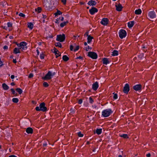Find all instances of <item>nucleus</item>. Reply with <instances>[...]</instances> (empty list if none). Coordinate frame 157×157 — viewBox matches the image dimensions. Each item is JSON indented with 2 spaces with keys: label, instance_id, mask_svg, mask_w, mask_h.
Segmentation results:
<instances>
[{
  "label": "nucleus",
  "instance_id": "1",
  "mask_svg": "<svg viewBox=\"0 0 157 157\" xmlns=\"http://www.w3.org/2000/svg\"><path fill=\"white\" fill-rule=\"evenodd\" d=\"M113 112L111 109H108L103 110L101 112V116L103 117H109Z\"/></svg>",
  "mask_w": 157,
  "mask_h": 157
},
{
  "label": "nucleus",
  "instance_id": "2",
  "mask_svg": "<svg viewBox=\"0 0 157 157\" xmlns=\"http://www.w3.org/2000/svg\"><path fill=\"white\" fill-rule=\"evenodd\" d=\"M44 102H42L40 104L39 106H37L35 108V109L37 111H41L43 112L47 111V107L45 106Z\"/></svg>",
  "mask_w": 157,
  "mask_h": 157
},
{
  "label": "nucleus",
  "instance_id": "3",
  "mask_svg": "<svg viewBox=\"0 0 157 157\" xmlns=\"http://www.w3.org/2000/svg\"><path fill=\"white\" fill-rule=\"evenodd\" d=\"M55 74V72L49 71L42 78L46 80H49L52 78Z\"/></svg>",
  "mask_w": 157,
  "mask_h": 157
},
{
  "label": "nucleus",
  "instance_id": "4",
  "mask_svg": "<svg viewBox=\"0 0 157 157\" xmlns=\"http://www.w3.org/2000/svg\"><path fill=\"white\" fill-rule=\"evenodd\" d=\"M119 35L120 38L122 39L125 38L127 35L126 31L123 29H121L119 31Z\"/></svg>",
  "mask_w": 157,
  "mask_h": 157
},
{
  "label": "nucleus",
  "instance_id": "5",
  "mask_svg": "<svg viewBox=\"0 0 157 157\" xmlns=\"http://www.w3.org/2000/svg\"><path fill=\"white\" fill-rule=\"evenodd\" d=\"M27 43L25 42H22L20 44H17V46L19 48V49L22 50H25L27 48Z\"/></svg>",
  "mask_w": 157,
  "mask_h": 157
},
{
  "label": "nucleus",
  "instance_id": "6",
  "mask_svg": "<svg viewBox=\"0 0 157 157\" xmlns=\"http://www.w3.org/2000/svg\"><path fill=\"white\" fill-rule=\"evenodd\" d=\"M65 36L64 34L58 35L57 36L56 40L60 42H63L65 40Z\"/></svg>",
  "mask_w": 157,
  "mask_h": 157
},
{
  "label": "nucleus",
  "instance_id": "7",
  "mask_svg": "<svg viewBox=\"0 0 157 157\" xmlns=\"http://www.w3.org/2000/svg\"><path fill=\"white\" fill-rule=\"evenodd\" d=\"M88 56L93 59H96L98 57L97 54L94 52H89L88 53Z\"/></svg>",
  "mask_w": 157,
  "mask_h": 157
},
{
  "label": "nucleus",
  "instance_id": "8",
  "mask_svg": "<svg viewBox=\"0 0 157 157\" xmlns=\"http://www.w3.org/2000/svg\"><path fill=\"white\" fill-rule=\"evenodd\" d=\"M109 20L107 18H103L100 22V23L104 26L107 25L109 23Z\"/></svg>",
  "mask_w": 157,
  "mask_h": 157
},
{
  "label": "nucleus",
  "instance_id": "9",
  "mask_svg": "<svg viewBox=\"0 0 157 157\" xmlns=\"http://www.w3.org/2000/svg\"><path fill=\"white\" fill-rule=\"evenodd\" d=\"M148 16L150 18L153 19L156 17V14L154 11H151L149 12Z\"/></svg>",
  "mask_w": 157,
  "mask_h": 157
},
{
  "label": "nucleus",
  "instance_id": "10",
  "mask_svg": "<svg viewBox=\"0 0 157 157\" xmlns=\"http://www.w3.org/2000/svg\"><path fill=\"white\" fill-rule=\"evenodd\" d=\"M129 90V86L128 84H125L124 87L123 92L124 93L127 94Z\"/></svg>",
  "mask_w": 157,
  "mask_h": 157
},
{
  "label": "nucleus",
  "instance_id": "11",
  "mask_svg": "<svg viewBox=\"0 0 157 157\" xmlns=\"http://www.w3.org/2000/svg\"><path fill=\"white\" fill-rule=\"evenodd\" d=\"M98 10L95 7H93L89 10V12L91 15L94 14L95 13L98 12Z\"/></svg>",
  "mask_w": 157,
  "mask_h": 157
},
{
  "label": "nucleus",
  "instance_id": "12",
  "mask_svg": "<svg viewBox=\"0 0 157 157\" xmlns=\"http://www.w3.org/2000/svg\"><path fill=\"white\" fill-rule=\"evenodd\" d=\"M99 86L98 83V82H96L93 83L92 86V89L94 90H96Z\"/></svg>",
  "mask_w": 157,
  "mask_h": 157
},
{
  "label": "nucleus",
  "instance_id": "13",
  "mask_svg": "<svg viewBox=\"0 0 157 157\" xmlns=\"http://www.w3.org/2000/svg\"><path fill=\"white\" fill-rule=\"evenodd\" d=\"M52 0H44V6H46V7H49L50 4H51Z\"/></svg>",
  "mask_w": 157,
  "mask_h": 157
},
{
  "label": "nucleus",
  "instance_id": "14",
  "mask_svg": "<svg viewBox=\"0 0 157 157\" xmlns=\"http://www.w3.org/2000/svg\"><path fill=\"white\" fill-rule=\"evenodd\" d=\"M116 10L118 11H121L123 7L121 5L119 4L118 5H116Z\"/></svg>",
  "mask_w": 157,
  "mask_h": 157
},
{
  "label": "nucleus",
  "instance_id": "15",
  "mask_svg": "<svg viewBox=\"0 0 157 157\" xmlns=\"http://www.w3.org/2000/svg\"><path fill=\"white\" fill-rule=\"evenodd\" d=\"M141 86L140 84L136 85L133 86L134 89L136 91L140 90L141 89Z\"/></svg>",
  "mask_w": 157,
  "mask_h": 157
},
{
  "label": "nucleus",
  "instance_id": "16",
  "mask_svg": "<svg viewBox=\"0 0 157 157\" xmlns=\"http://www.w3.org/2000/svg\"><path fill=\"white\" fill-rule=\"evenodd\" d=\"M97 2L94 1L90 0L88 3V5L90 6H94L96 4Z\"/></svg>",
  "mask_w": 157,
  "mask_h": 157
},
{
  "label": "nucleus",
  "instance_id": "17",
  "mask_svg": "<svg viewBox=\"0 0 157 157\" xmlns=\"http://www.w3.org/2000/svg\"><path fill=\"white\" fill-rule=\"evenodd\" d=\"M103 63L105 65H107L109 63V59L107 58H104L102 59Z\"/></svg>",
  "mask_w": 157,
  "mask_h": 157
},
{
  "label": "nucleus",
  "instance_id": "18",
  "mask_svg": "<svg viewBox=\"0 0 157 157\" xmlns=\"http://www.w3.org/2000/svg\"><path fill=\"white\" fill-rule=\"evenodd\" d=\"M33 131V129L30 127L26 129V132L29 134H32Z\"/></svg>",
  "mask_w": 157,
  "mask_h": 157
},
{
  "label": "nucleus",
  "instance_id": "19",
  "mask_svg": "<svg viewBox=\"0 0 157 157\" xmlns=\"http://www.w3.org/2000/svg\"><path fill=\"white\" fill-rule=\"evenodd\" d=\"M134 21H130L128 22V25L129 28H131L134 25Z\"/></svg>",
  "mask_w": 157,
  "mask_h": 157
},
{
  "label": "nucleus",
  "instance_id": "20",
  "mask_svg": "<svg viewBox=\"0 0 157 157\" xmlns=\"http://www.w3.org/2000/svg\"><path fill=\"white\" fill-rule=\"evenodd\" d=\"M2 86L4 90H7L9 89V86L5 83H3Z\"/></svg>",
  "mask_w": 157,
  "mask_h": 157
},
{
  "label": "nucleus",
  "instance_id": "21",
  "mask_svg": "<svg viewBox=\"0 0 157 157\" xmlns=\"http://www.w3.org/2000/svg\"><path fill=\"white\" fill-rule=\"evenodd\" d=\"M54 52L55 53V55H56V58H57L60 55L59 52L56 49H54Z\"/></svg>",
  "mask_w": 157,
  "mask_h": 157
},
{
  "label": "nucleus",
  "instance_id": "22",
  "mask_svg": "<svg viewBox=\"0 0 157 157\" xmlns=\"http://www.w3.org/2000/svg\"><path fill=\"white\" fill-rule=\"evenodd\" d=\"M28 27L32 30L33 28V25L32 22H28L27 23Z\"/></svg>",
  "mask_w": 157,
  "mask_h": 157
},
{
  "label": "nucleus",
  "instance_id": "23",
  "mask_svg": "<svg viewBox=\"0 0 157 157\" xmlns=\"http://www.w3.org/2000/svg\"><path fill=\"white\" fill-rule=\"evenodd\" d=\"M135 13L136 14L139 15L141 13L142 11L140 9H139L135 10Z\"/></svg>",
  "mask_w": 157,
  "mask_h": 157
},
{
  "label": "nucleus",
  "instance_id": "24",
  "mask_svg": "<svg viewBox=\"0 0 157 157\" xmlns=\"http://www.w3.org/2000/svg\"><path fill=\"white\" fill-rule=\"evenodd\" d=\"M20 49L19 48H15L13 50V53L15 54L20 53Z\"/></svg>",
  "mask_w": 157,
  "mask_h": 157
},
{
  "label": "nucleus",
  "instance_id": "25",
  "mask_svg": "<svg viewBox=\"0 0 157 157\" xmlns=\"http://www.w3.org/2000/svg\"><path fill=\"white\" fill-rule=\"evenodd\" d=\"M93 38V37L90 36H88V37H87V43L88 44L90 43Z\"/></svg>",
  "mask_w": 157,
  "mask_h": 157
},
{
  "label": "nucleus",
  "instance_id": "26",
  "mask_svg": "<svg viewBox=\"0 0 157 157\" xmlns=\"http://www.w3.org/2000/svg\"><path fill=\"white\" fill-rule=\"evenodd\" d=\"M118 54V52L117 51L114 50L112 52V55L114 56H117Z\"/></svg>",
  "mask_w": 157,
  "mask_h": 157
},
{
  "label": "nucleus",
  "instance_id": "27",
  "mask_svg": "<svg viewBox=\"0 0 157 157\" xmlns=\"http://www.w3.org/2000/svg\"><path fill=\"white\" fill-rule=\"evenodd\" d=\"M63 59L65 61H67L69 60V58L66 55H64L63 56Z\"/></svg>",
  "mask_w": 157,
  "mask_h": 157
},
{
  "label": "nucleus",
  "instance_id": "28",
  "mask_svg": "<svg viewBox=\"0 0 157 157\" xmlns=\"http://www.w3.org/2000/svg\"><path fill=\"white\" fill-rule=\"evenodd\" d=\"M102 132L101 129H97L96 131V133L98 135L100 134Z\"/></svg>",
  "mask_w": 157,
  "mask_h": 157
},
{
  "label": "nucleus",
  "instance_id": "29",
  "mask_svg": "<svg viewBox=\"0 0 157 157\" xmlns=\"http://www.w3.org/2000/svg\"><path fill=\"white\" fill-rule=\"evenodd\" d=\"M120 137H123L124 139H127L128 138V136L127 134H125L121 135H120Z\"/></svg>",
  "mask_w": 157,
  "mask_h": 157
},
{
  "label": "nucleus",
  "instance_id": "30",
  "mask_svg": "<svg viewBox=\"0 0 157 157\" xmlns=\"http://www.w3.org/2000/svg\"><path fill=\"white\" fill-rule=\"evenodd\" d=\"M62 13L59 10H57V11L56 13H54L55 16H57L58 15H60L62 14Z\"/></svg>",
  "mask_w": 157,
  "mask_h": 157
},
{
  "label": "nucleus",
  "instance_id": "31",
  "mask_svg": "<svg viewBox=\"0 0 157 157\" xmlns=\"http://www.w3.org/2000/svg\"><path fill=\"white\" fill-rule=\"evenodd\" d=\"M68 23V21L64 22L61 23L60 24V26L61 27H63L65 26L67 23Z\"/></svg>",
  "mask_w": 157,
  "mask_h": 157
},
{
  "label": "nucleus",
  "instance_id": "32",
  "mask_svg": "<svg viewBox=\"0 0 157 157\" xmlns=\"http://www.w3.org/2000/svg\"><path fill=\"white\" fill-rule=\"evenodd\" d=\"M16 90L20 94H21L22 93V90L20 88H17L16 89Z\"/></svg>",
  "mask_w": 157,
  "mask_h": 157
},
{
  "label": "nucleus",
  "instance_id": "33",
  "mask_svg": "<svg viewBox=\"0 0 157 157\" xmlns=\"http://www.w3.org/2000/svg\"><path fill=\"white\" fill-rule=\"evenodd\" d=\"M113 98L114 99L116 100L118 98L117 95V94L115 93L114 92L113 93Z\"/></svg>",
  "mask_w": 157,
  "mask_h": 157
},
{
  "label": "nucleus",
  "instance_id": "34",
  "mask_svg": "<svg viewBox=\"0 0 157 157\" xmlns=\"http://www.w3.org/2000/svg\"><path fill=\"white\" fill-rule=\"evenodd\" d=\"M79 48V46L78 45L76 46V44H75V47L74 48V49L73 50V51L74 52H76L77 51H78Z\"/></svg>",
  "mask_w": 157,
  "mask_h": 157
},
{
  "label": "nucleus",
  "instance_id": "35",
  "mask_svg": "<svg viewBox=\"0 0 157 157\" xmlns=\"http://www.w3.org/2000/svg\"><path fill=\"white\" fill-rule=\"evenodd\" d=\"M12 101L14 102L17 103L18 101V99L17 98H13L12 99Z\"/></svg>",
  "mask_w": 157,
  "mask_h": 157
},
{
  "label": "nucleus",
  "instance_id": "36",
  "mask_svg": "<svg viewBox=\"0 0 157 157\" xmlns=\"http://www.w3.org/2000/svg\"><path fill=\"white\" fill-rule=\"evenodd\" d=\"M85 48L86 49V51H88L90 50H91L92 49V48L88 45L85 47Z\"/></svg>",
  "mask_w": 157,
  "mask_h": 157
},
{
  "label": "nucleus",
  "instance_id": "37",
  "mask_svg": "<svg viewBox=\"0 0 157 157\" xmlns=\"http://www.w3.org/2000/svg\"><path fill=\"white\" fill-rule=\"evenodd\" d=\"M55 45L56 47H58L60 48H61L62 47L61 44L59 42L56 43H55Z\"/></svg>",
  "mask_w": 157,
  "mask_h": 157
},
{
  "label": "nucleus",
  "instance_id": "38",
  "mask_svg": "<svg viewBox=\"0 0 157 157\" xmlns=\"http://www.w3.org/2000/svg\"><path fill=\"white\" fill-rule=\"evenodd\" d=\"M41 11V9L40 7H38L35 9V11L38 13H40Z\"/></svg>",
  "mask_w": 157,
  "mask_h": 157
},
{
  "label": "nucleus",
  "instance_id": "39",
  "mask_svg": "<svg viewBox=\"0 0 157 157\" xmlns=\"http://www.w3.org/2000/svg\"><path fill=\"white\" fill-rule=\"evenodd\" d=\"M75 46V44H74L73 45H71L70 46V49L71 51H73L74 49V48Z\"/></svg>",
  "mask_w": 157,
  "mask_h": 157
},
{
  "label": "nucleus",
  "instance_id": "40",
  "mask_svg": "<svg viewBox=\"0 0 157 157\" xmlns=\"http://www.w3.org/2000/svg\"><path fill=\"white\" fill-rule=\"evenodd\" d=\"M11 90L12 94L14 96H16V92H15V91L14 90V89H13V88H12V89H11Z\"/></svg>",
  "mask_w": 157,
  "mask_h": 157
},
{
  "label": "nucleus",
  "instance_id": "41",
  "mask_svg": "<svg viewBox=\"0 0 157 157\" xmlns=\"http://www.w3.org/2000/svg\"><path fill=\"white\" fill-rule=\"evenodd\" d=\"M78 135L79 137H82L83 136V134H82L80 132H79L78 133Z\"/></svg>",
  "mask_w": 157,
  "mask_h": 157
},
{
  "label": "nucleus",
  "instance_id": "42",
  "mask_svg": "<svg viewBox=\"0 0 157 157\" xmlns=\"http://www.w3.org/2000/svg\"><path fill=\"white\" fill-rule=\"evenodd\" d=\"M40 57L41 59H43L44 58V55L43 52H41L40 55Z\"/></svg>",
  "mask_w": 157,
  "mask_h": 157
},
{
  "label": "nucleus",
  "instance_id": "43",
  "mask_svg": "<svg viewBox=\"0 0 157 157\" xmlns=\"http://www.w3.org/2000/svg\"><path fill=\"white\" fill-rule=\"evenodd\" d=\"M89 102L90 103L92 104L94 102V100L91 97H90L89 98Z\"/></svg>",
  "mask_w": 157,
  "mask_h": 157
},
{
  "label": "nucleus",
  "instance_id": "44",
  "mask_svg": "<svg viewBox=\"0 0 157 157\" xmlns=\"http://www.w3.org/2000/svg\"><path fill=\"white\" fill-rule=\"evenodd\" d=\"M18 15L19 16L22 17H24L25 16V15L24 14H23L22 13H19Z\"/></svg>",
  "mask_w": 157,
  "mask_h": 157
},
{
  "label": "nucleus",
  "instance_id": "45",
  "mask_svg": "<svg viewBox=\"0 0 157 157\" xmlns=\"http://www.w3.org/2000/svg\"><path fill=\"white\" fill-rule=\"evenodd\" d=\"M43 86L45 87H47L48 86V84L47 82H44L43 83Z\"/></svg>",
  "mask_w": 157,
  "mask_h": 157
},
{
  "label": "nucleus",
  "instance_id": "46",
  "mask_svg": "<svg viewBox=\"0 0 157 157\" xmlns=\"http://www.w3.org/2000/svg\"><path fill=\"white\" fill-rule=\"evenodd\" d=\"M12 26V24L10 22H8L7 23V27H10Z\"/></svg>",
  "mask_w": 157,
  "mask_h": 157
},
{
  "label": "nucleus",
  "instance_id": "47",
  "mask_svg": "<svg viewBox=\"0 0 157 157\" xmlns=\"http://www.w3.org/2000/svg\"><path fill=\"white\" fill-rule=\"evenodd\" d=\"M82 102V99H80L78 100V103L79 104H81Z\"/></svg>",
  "mask_w": 157,
  "mask_h": 157
},
{
  "label": "nucleus",
  "instance_id": "48",
  "mask_svg": "<svg viewBox=\"0 0 157 157\" xmlns=\"http://www.w3.org/2000/svg\"><path fill=\"white\" fill-rule=\"evenodd\" d=\"M33 74L32 73H30L29 74V78H31L33 77Z\"/></svg>",
  "mask_w": 157,
  "mask_h": 157
},
{
  "label": "nucleus",
  "instance_id": "49",
  "mask_svg": "<svg viewBox=\"0 0 157 157\" xmlns=\"http://www.w3.org/2000/svg\"><path fill=\"white\" fill-rule=\"evenodd\" d=\"M67 0H61L62 2L65 5L66 4Z\"/></svg>",
  "mask_w": 157,
  "mask_h": 157
},
{
  "label": "nucleus",
  "instance_id": "50",
  "mask_svg": "<svg viewBox=\"0 0 157 157\" xmlns=\"http://www.w3.org/2000/svg\"><path fill=\"white\" fill-rule=\"evenodd\" d=\"M8 48V47L6 45L4 46L3 47V49H7Z\"/></svg>",
  "mask_w": 157,
  "mask_h": 157
},
{
  "label": "nucleus",
  "instance_id": "51",
  "mask_svg": "<svg viewBox=\"0 0 157 157\" xmlns=\"http://www.w3.org/2000/svg\"><path fill=\"white\" fill-rule=\"evenodd\" d=\"M59 19H60L61 21H63L64 20V17H60Z\"/></svg>",
  "mask_w": 157,
  "mask_h": 157
},
{
  "label": "nucleus",
  "instance_id": "52",
  "mask_svg": "<svg viewBox=\"0 0 157 157\" xmlns=\"http://www.w3.org/2000/svg\"><path fill=\"white\" fill-rule=\"evenodd\" d=\"M89 35H88V32H87L85 33L84 34V36H87L88 37V36Z\"/></svg>",
  "mask_w": 157,
  "mask_h": 157
},
{
  "label": "nucleus",
  "instance_id": "53",
  "mask_svg": "<svg viewBox=\"0 0 157 157\" xmlns=\"http://www.w3.org/2000/svg\"><path fill=\"white\" fill-rule=\"evenodd\" d=\"M2 27L3 29H5L6 30H7V27L6 26H2Z\"/></svg>",
  "mask_w": 157,
  "mask_h": 157
},
{
  "label": "nucleus",
  "instance_id": "54",
  "mask_svg": "<svg viewBox=\"0 0 157 157\" xmlns=\"http://www.w3.org/2000/svg\"><path fill=\"white\" fill-rule=\"evenodd\" d=\"M151 156V154L150 153H148L146 154V156L147 157H150Z\"/></svg>",
  "mask_w": 157,
  "mask_h": 157
},
{
  "label": "nucleus",
  "instance_id": "55",
  "mask_svg": "<svg viewBox=\"0 0 157 157\" xmlns=\"http://www.w3.org/2000/svg\"><path fill=\"white\" fill-rule=\"evenodd\" d=\"M14 76L13 75H12L11 76V78L12 79H13L14 78Z\"/></svg>",
  "mask_w": 157,
  "mask_h": 157
},
{
  "label": "nucleus",
  "instance_id": "56",
  "mask_svg": "<svg viewBox=\"0 0 157 157\" xmlns=\"http://www.w3.org/2000/svg\"><path fill=\"white\" fill-rule=\"evenodd\" d=\"M8 157H17L16 155H11L10 156H9Z\"/></svg>",
  "mask_w": 157,
  "mask_h": 157
},
{
  "label": "nucleus",
  "instance_id": "57",
  "mask_svg": "<svg viewBox=\"0 0 157 157\" xmlns=\"http://www.w3.org/2000/svg\"><path fill=\"white\" fill-rule=\"evenodd\" d=\"M13 63H17V61L16 59H13Z\"/></svg>",
  "mask_w": 157,
  "mask_h": 157
},
{
  "label": "nucleus",
  "instance_id": "58",
  "mask_svg": "<svg viewBox=\"0 0 157 157\" xmlns=\"http://www.w3.org/2000/svg\"><path fill=\"white\" fill-rule=\"evenodd\" d=\"M47 145V144L46 143H45L43 144V146L44 147H45Z\"/></svg>",
  "mask_w": 157,
  "mask_h": 157
},
{
  "label": "nucleus",
  "instance_id": "59",
  "mask_svg": "<svg viewBox=\"0 0 157 157\" xmlns=\"http://www.w3.org/2000/svg\"><path fill=\"white\" fill-rule=\"evenodd\" d=\"M2 65H3V64L2 63V62L1 60L0 61V67H1Z\"/></svg>",
  "mask_w": 157,
  "mask_h": 157
},
{
  "label": "nucleus",
  "instance_id": "60",
  "mask_svg": "<svg viewBox=\"0 0 157 157\" xmlns=\"http://www.w3.org/2000/svg\"><path fill=\"white\" fill-rule=\"evenodd\" d=\"M13 36H9V38L10 39H13Z\"/></svg>",
  "mask_w": 157,
  "mask_h": 157
},
{
  "label": "nucleus",
  "instance_id": "61",
  "mask_svg": "<svg viewBox=\"0 0 157 157\" xmlns=\"http://www.w3.org/2000/svg\"><path fill=\"white\" fill-rule=\"evenodd\" d=\"M71 112L72 113H74L75 112L74 110L73 109H71Z\"/></svg>",
  "mask_w": 157,
  "mask_h": 157
},
{
  "label": "nucleus",
  "instance_id": "62",
  "mask_svg": "<svg viewBox=\"0 0 157 157\" xmlns=\"http://www.w3.org/2000/svg\"><path fill=\"white\" fill-rule=\"evenodd\" d=\"M36 51V52H37V55H39V50L38 49H37Z\"/></svg>",
  "mask_w": 157,
  "mask_h": 157
},
{
  "label": "nucleus",
  "instance_id": "63",
  "mask_svg": "<svg viewBox=\"0 0 157 157\" xmlns=\"http://www.w3.org/2000/svg\"><path fill=\"white\" fill-rule=\"evenodd\" d=\"M43 18H45L46 17V16L45 15H44L43 14Z\"/></svg>",
  "mask_w": 157,
  "mask_h": 157
},
{
  "label": "nucleus",
  "instance_id": "64",
  "mask_svg": "<svg viewBox=\"0 0 157 157\" xmlns=\"http://www.w3.org/2000/svg\"><path fill=\"white\" fill-rule=\"evenodd\" d=\"M55 22L56 23H59L58 20V19H56Z\"/></svg>",
  "mask_w": 157,
  "mask_h": 157
}]
</instances>
